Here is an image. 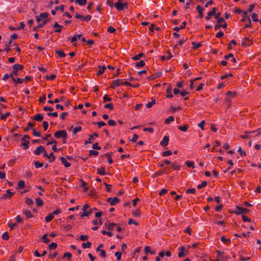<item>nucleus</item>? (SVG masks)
Listing matches in <instances>:
<instances>
[{
  "label": "nucleus",
  "mask_w": 261,
  "mask_h": 261,
  "mask_svg": "<svg viewBox=\"0 0 261 261\" xmlns=\"http://www.w3.org/2000/svg\"><path fill=\"white\" fill-rule=\"evenodd\" d=\"M107 31L110 33H113L116 31V29L112 26H109L108 27Z\"/></svg>",
  "instance_id": "nucleus-59"
},
{
  "label": "nucleus",
  "mask_w": 261,
  "mask_h": 261,
  "mask_svg": "<svg viewBox=\"0 0 261 261\" xmlns=\"http://www.w3.org/2000/svg\"><path fill=\"white\" fill-rule=\"evenodd\" d=\"M57 76L55 74L46 75V79L47 80H54L56 78Z\"/></svg>",
  "instance_id": "nucleus-47"
},
{
  "label": "nucleus",
  "mask_w": 261,
  "mask_h": 261,
  "mask_svg": "<svg viewBox=\"0 0 261 261\" xmlns=\"http://www.w3.org/2000/svg\"><path fill=\"white\" fill-rule=\"evenodd\" d=\"M107 201L109 202L111 205H114L119 202V199L117 197L108 198Z\"/></svg>",
  "instance_id": "nucleus-10"
},
{
  "label": "nucleus",
  "mask_w": 261,
  "mask_h": 261,
  "mask_svg": "<svg viewBox=\"0 0 261 261\" xmlns=\"http://www.w3.org/2000/svg\"><path fill=\"white\" fill-rule=\"evenodd\" d=\"M207 184V183L206 181H203L201 182V184L198 185L197 186V189H200L202 188V187H204L206 186Z\"/></svg>",
  "instance_id": "nucleus-56"
},
{
  "label": "nucleus",
  "mask_w": 261,
  "mask_h": 261,
  "mask_svg": "<svg viewBox=\"0 0 261 261\" xmlns=\"http://www.w3.org/2000/svg\"><path fill=\"white\" fill-rule=\"evenodd\" d=\"M251 133H256L255 136H259L261 134L260 128H259V129H258L255 131H253V132L245 131V134L243 135H241V137L244 139L250 138L251 137V136L248 135V134H251Z\"/></svg>",
  "instance_id": "nucleus-4"
},
{
  "label": "nucleus",
  "mask_w": 261,
  "mask_h": 261,
  "mask_svg": "<svg viewBox=\"0 0 261 261\" xmlns=\"http://www.w3.org/2000/svg\"><path fill=\"white\" fill-rule=\"evenodd\" d=\"M10 115V113L9 112H7L5 114H3L1 116V119L2 120H5Z\"/></svg>",
  "instance_id": "nucleus-52"
},
{
  "label": "nucleus",
  "mask_w": 261,
  "mask_h": 261,
  "mask_svg": "<svg viewBox=\"0 0 261 261\" xmlns=\"http://www.w3.org/2000/svg\"><path fill=\"white\" fill-rule=\"evenodd\" d=\"M196 9L199 13V17L202 18L203 17V14L202 12L203 10V8L201 6L198 5L196 7Z\"/></svg>",
  "instance_id": "nucleus-20"
},
{
  "label": "nucleus",
  "mask_w": 261,
  "mask_h": 261,
  "mask_svg": "<svg viewBox=\"0 0 261 261\" xmlns=\"http://www.w3.org/2000/svg\"><path fill=\"white\" fill-rule=\"evenodd\" d=\"M42 240L44 243H47L50 242V239L47 238L46 234H44L42 237Z\"/></svg>",
  "instance_id": "nucleus-60"
},
{
  "label": "nucleus",
  "mask_w": 261,
  "mask_h": 261,
  "mask_svg": "<svg viewBox=\"0 0 261 261\" xmlns=\"http://www.w3.org/2000/svg\"><path fill=\"white\" fill-rule=\"evenodd\" d=\"M169 141V137L168 136H165L163 140L160 142V145L163 147H166L168 145Z\"/></svg>",
  "instance_id": "nucleus-12"
},
{
  "label": "nucleus",
  "mask_w": 261,
  "mask_h": 261,
  "mask_svg": "<svg viewBox=\"0 0 261 261\" xmlns=\"http://www.w3.org/2000/svg\"><path fill=\"white\" fill-rule=\"evenodd\" d=\"M123 81L122 79H116L113 81L112 84L110 86V88L114 89L116 87L123 85Z\"/></svg>",
  "instance_id": "nucleus-8"
},
{
  "label": "nucleus",
  "mask_w": 261,
  "mask_h": 261,
  "mask_svg": "<svg viewBox=\"0 0 261 261\" xmlns=\"http://www.w3.org/2000/svg\"><path fill=\"white\" fill-rule=\"evenodd\" d=\"M98 154V152L95 150H90L89 151V155L92 156V155H95L96 156Z\"/></svg>",
  "instance_id": "nucleus-51"
},
{
  "label": "nucleus",
  "mask_w": 261,
  "mask_h": 261,
  "mask_svg": "<svg viewBox=\"0 0 261 261\" xmlns=\"http://www.w3.org/2000/svg\"><path fill=\"white\" fill-rule=\"evenodd\" d=\"M172 87L169 86L166 89V92L167 93L166 97L169 98H171L173 97V94L171 93Z\"/></svg>",
  "instance_id": "nucleus-17"
},
{
  "label": "nucleus",
  "mask_w": 261,
  "mask_h": 261,
  "mask_svg": "<svg viewBox=\"0 0 261 261\" xmlns=\"http://www.w3.org/2000/svg\"><path fill=\"white\" fill-rule=\"evenodd\" d=\"M22 213L24 214L27 219L33 217V215L32 214L31 211L29 210L23 209L22 210Z\"/></svg>",
  "instance_id": "nucleus-14"
},
{
  "label": "nucleus",
  "mask_w": 261,
  "mask_h": 261,
  "mask_svg": "<svg viewBox=\"0 0 261 261\" xmlns=\"http://www.w3.org/2000/svg\"><path fill=\"white\" fill-rule=\"evenodd\" d=\"M99 70L98 72L96 73L97 75H101L103 73H104L105 70L106 69V67L105 66H98Z\"/></svg>",
  "instance_id": "nucleus-25"
},
{
  "label": "nucleus",
  "mask_w": 261,
  "mask_h": 261,
  "mask_svg": "<svg viewBox=\"0 0 261 261\" xmlns=\"http://www.w3.org/2000/svg\"><path fill=\"white\" fill-rule=\"evenodd\" d=\"M91 243L90 242H87L86 243H83L82 246L83 248H89L91 246Z\"/></svg>",
  "instance_id": "nucleus-40"
},
{
  "label": "nucleus",
  "mask_w": 261,
  "mask_h": 261,
  "mask_svg": "<svg viewBox=\"0 0 261 261\" xmlns=\"http://www.w3.org/2000/svg\"><path fill=\"white\" fill-rule=\"evenodd\" d=\"M226 95L229 96H231V97H234L237 95L236 92H231L230 91H228L226 93Z\"/></svg>",
  "instance_id": "nucleus-53"
},
{
  "label": "nucleus",
  "mask_w": 261,
  "mask_h": 261,
  "mask_svg": "<svg viewBox=\"0 0 261 261\" xmlns=\"http://www.w3.org/2000/svg\"><path fill=\"white\" fill-rule=\"evenodd\" d=\"M97 173L101 175H105L107 174V172L105 171V167H101L97 169Z\"/></svg>",
  "instance_id": "nucleus-21"
},
{
  "label": "nucleus",
  "mask_w": 261,
  "mask_h": 261,
  "mask_svg": "<svg viewBox=\"0 0 261 261\" xmlns=\"http://www.w3.org/2000/svg\"><path fill=\"white\" fill-rule=\"evenodd\" d=\"M48 14L47 12L42 13L39 15L36 16V20L38 22L41 21L42 22L38 25V26L34 27V30H36L38 28H41L44 27L49 21V19L47 18Z\"/></svg>",
  "instance_id": "nucleus-1"
},
{
  "label": "nucleus",
  "mask_w": 261,
  "mask_h": 261,
  "mask_svg": "<svg viewBox=\"0 0 261 261\" xmlns=\"http://www.w3.org/2000/svg\"><path fill=\"white\" fill-rule=\"evenodd\" d=\"M172 168L173 170H179L180 169L181 166L177 164L176 162H173L172 164Z\"/></svg>",
  "instance_id": "nucleus-27"
},
{
  "label": "nucleus",
  "mask_w": 261,
  "mask_h": 261,
  "mask_svg": "<svg viewBox=\"0 0 261 261\" xmlns=\"http://www.w3.org/2000/svg\"><path fill=\"white\" fill-rule=\"evenodd\" d=\"M185 248L183 246H181L180 247V251L178 253V256L180 258L182 257L184 255V252H185Z\"/></svg>",
  "instance_id": "nucleus-41"
},
{
  "label": "nucleus",
  "mask_w": 261,
  "mask_h": 261,
  "mask_svg": "<svg viewBox=\"0 0 261 261\" xmlns=\"http://www.w3.org/2000/svg\"><path fill=\"white\" fill-rule=\"evenodd\" d=\"M56 53L60 58H64L66 56L65 53L62 50H57Z\"/></svg>",
  "instance_id": "nucleus-36"
},
{
  "label": "nucleus",
  "mask_w": 261,
  "mask_h": 261,
  "mask_svg": "<svg viewBox=\"0 0 261 261\" xmlns=\"http://www.w3.org/2000/svg\"><path fill=\"white\" fill-rule=\"evenodd\" d=\"M189 128L188 124H185L184 125H180L178 127V128L182 132H187Z\"/></svg>",
  "instance_id": "nucleus-29"
},
{
  "label": "nucleus",
  "mask_w": 261,
  "mask_h": 261,
  "mask_svg": "<svg viewBox=\"0 0 261 261\" xmlns=\"http://www.w3.org/2000/svg\"><path fill=\"white\" fill-rule=\"evenodd\" d=\"M253 43V40L250 38H245L242 41V45L243 47H247L250 46Z\"/></svg>",
  "instance_id": "nucleus-9"
},
{
  "label": "nucleus",
  "mask_w": 261,
  "mask_h": 261,
  "mask_svg": "<svg viewBox=\"0 0 261 261\" xmlns=\"http://www.w3.org/2000/svg\"><path fill=\"white\" fill-rule=\"evenodd\" d=\"M247 21L248 22L244 25V29L252 27V23L250 18H247Z\"/></svg>",
  "instance_id": "nucleus-49"
},
{
  "label": "nucleus",
  "mask_w": 261,
  "mask_h": 261,
  "mask_svg": "<svg viewBox=\"0 0 261 261\" xmlns=\"http://www.w3.org/2000/svg\"><path fill=\"white\" fill-rule=\"evenodd\" d=\"M116 225H117L116 224H115L114 223H111L108 225L107 229L111 231L113 229L114 227Z\"/></svg>",
  "instance_id": "nucleus-54"
},
{
  "label": "nucleus",
  "mask_w": 261,
  "mask_h": 261,
  "mask_svg": "<svg viewBox=\"0 0 261 261\" xmlns=\"http://www.w3.org/2000/svg\"><path fill=\"white\" fill-rule=\"evenodd\" d=\"M185 164L188 167H191L192 168H195L194 163L193 162L187 161L186 162Z\"/></svg>",
  "instance_id": "nucleus-42"
},
{
  "label": "nucleus",
  "mask_w": 261,
  "mask_h": 261,
  "mask_svg": "<svg viewBox=\"0 0 261 261\" xmlns=\"http://www.w3.org/2000/svg\"><path fill=\"white\" fill-rule=\"evenodd\" d=\"M144 55L143 53H140L132 58V59L134 61L139 60L141 57H143Z\"/></svg>",
  "instance_id": "nucleus-39"
},
{
  "label": "nucleus",
  "mask_w": 261,
  "mask_h": 261,
  "mask_svg": "<svg viewBox=\"0 0 261 261\" xmlns=\"http://www.w3.org/2000/svg\"><path fill=\"white\" fill-rule=\"evenodd\" d=\"M94 139L93 136L89 135V137L87 140L85 142V145H86L88 144H91L92 142V140Z\"/></svg>",
  "instance_id": "nucleus-43"
},
{
  "label": "nucleus",
  "mask_w": 261,
  "mask_h": 261,
  "mask_svg": "<svg viewBox=\"0 0 261 261\" xmlns=\"http://www.w3.org/2000/svg\"><path fill=\"white\" fill-rule=\"evenodd\" d=\"M76 3H78L80 6H84L87 3V0H76Z\"/></svg>",
  "instance_id": "nucleus-48"
},
{
  "label": "nucleus",
  "mask_w": 261,
  "mask_h": 261,
  "mask_svg": "<svg viewBox=\"0 0 261 261\" xmlns=\"http://www.w3.org/2000/svg\"><path fill=\"white\" fill-rule=\"evenodd\" d=\"M12 81L14 83L16 84H21L24 81V79L20 77H17V79L13 77Z\"/></svg>",
  "instance_id": "nucleus-30"
},
{
  "label": "nucleus",
  "mask_w": 261,
  "mask_h": 261,
  "mask_svg": "<svg viewBox=\"0 0 261 261\" xmlns=\"http://www.w3.org/2000/svg\"><path fill=\"white\" fill-rule=\"evenodd\" d=\"M155 103V99H152L151 101L148 102L146 104V107L148 108H151Z\"/></svg>",
  "instance_id": "nucleus-46"
},
{
  "label": "nucleus",
  "mask_w": 261,
  "mask_h": 261,
  "mask_svg": "<svg viewBox=\"0 0 261 261\" xmlns=\"http://www.w3.org/2000/svg\"><path fill=\"white\" fill-rule=\"evenodd\" d=\"M34 165L35 166V167L36 168H39L40 167H41L43 166V163H40L39 162V161H35L34 162Z\"/></svg>",
  "instance_id": "nucleus-50"
},
{
  "label": "nucleus",
  "mask_w": 261,
  "mask_h": 261,
  "mask_svg": "<svg viewBox=\"0 0 261 261\" xmlns=\"http://www.w3.org/2000/svg\"><path fill=\"white\" fill-rule=\"evenodd\" d=\"M9 238V236L7 232H5L2 235V239L4 240H8Z\"/></svg>",
  "instance_id": "nucleus-64"
},
{
  "label": "nucleus",
  "mask_w": 261,
  "mask_h": 261,
  "mask_svg": "<svg viewBox=\"0 0 261 261\" xmlns=\"http://www.w3.org/2000/svg\"><path fill=\"white\" fill-rule=\"evenodd\" d=\"M144 132H148L150 133H153L154 132V129L152 127H144L143 128Z\"/></svg>",
  "instance_id": "nucleus-62"
},
{
  "label": "nucleus",
  "mask_w": 261,
  "mask_h": 261,
  "mask_svg": "<svg viewBox=\"0 0 261 261\" xmlns=\"http://www.w3.org/2000/svg\"><path fill=\"white\" fill-rule=\"evenodd\" d=\"M14 195V193L10 192V190H7L6 191V194H4L2 197L1 199H6L7 197H9L10 198L12 196Z\"/></svg>",
  "instance_id": "nucleus-22"
},
{
  "label": "nucleus",
  "mask_w": 261,
  "mask_h": 261,
  "mask_svg": "<svg viewBox=\"0 0 261 261\" xmlns=\"http://www.w3.org/2000/svg\"><path fill=\"white\" fill-rule=\"evenodd\" d=\"M229 58H231V62L232 63H236L237 60L234 57L232 53H230L228 55H226L224 56V59L225 60H229Z\"/></svg>",
  "instance_id": "nucleus-15"
},
{
  "label": "nucleus",
  "mask_w": 261,
  "mask_h": 261,
  "mask_svg": "<svg viewBox=\"0 0 261 261\" xmlns=\"http://www.w3.org/2000/svg\"><path fill=\"white\" fill-rule=\"evenodd\" d=\"M23 68V66L20 64H16L14 65L13 66V71L10 73V74H12V78L14 77V75H17L18 74V71L22 70Z\"/></svg>",
  "instance_id": "nucleus-6"
},
{
  "label": "nucleus",
  "mask_w": 261,
  "mask_h": 261,
  "mask_svg": "<svg viewBox=\"0 0 261 261\" xmlns=\"http://www.w3.org/2000/svg\"><path fill=\"white\" fill-rule=\"evenodd\" d=\"M145 63L143 60H141L138 62L136 63V66L138 68L144 67Z\"/></svg>",
  "instance_id": "nucleus-34"
},
{
  "label": "nucleus",
  "mask_w": 261,
  "mask_h": 261,
  "mask_svg": "<svg viewBox=\"0 0 261 261\" xmlns=\"http://www.w3.org/2000/svg\"><path fill=\"white\" fill-rule=\"evenodd\" d=\"M172 152L170 150H167L163 152L162 156H167L172 154Z\"/></svg>",
  "instance_id": "nucleus-61"
},
{
  "label": "nucleus",
  "mask_w": 261,
  "mask_h": 261,
  "mask_svg": "<svg viewBox=\"0 0 261 261\" xmlns=\"http://www.w3.org/2000/svg\"><path fill=\"white\" fill-rule=\"evenodd\" d=\"M217 10L216 7H214L212 11L207 13V16L205 17L206 20H210L211 18V16H214L216 14V12Z\"/></svg>",
  "instance_id": "nucleus-11"
},
{
  "label": "nucleus",
  "mask_w": 261,
  "mask_h": 261,
  "mask_svg": "<svg viewBox=\"0 0 261 261\" xmlns=\"http://www.w3.org/2000/svg\"><path fill=\"white\" fill-rule=\"evenodd\" d=\"M174 121V117L172 116H169L168 118L166 119L165 120V123L166 124H169L170 122Z\"/></svg>",
  "instance_id": "nucleus-37"
},
{
  "label": "nucleus",
  "mask_w": 261,
  "mask_h": 261,
  "mask_svg": "<svg viewBox=\"0 0 261 261\" xmlns=\"http://www.w3.org/2000/svg\"><path fill=\"white\" fill-rule=\"evenodd\" d=\"M57 247V243L55 242H52L48 245V248L50 250H53L56 249Z\"/></svg>",
  "instance_id": "nucleus-44"
},
{
  "label": "nucleus",
  "mask_w": 261,
  "mask_h": 261,
  "mask_svg": "<svg viewBox=\"0 0 261 261\" xmlns=\"http://www.w3.org/2000/svg\"><path fill=\"white\" fill-rule=\"evenodd\" d=\"M248 212L249 210L246 208L240 207L239 206H237L234 213L237 215H240L244 213H246Z\"/></svg>",
  "instance_id": "nucleus-7"
},
{
  "label": "nucleus",
  "mask_w": 261,
  "mask_h": 261,
  "mask_svg": "<svg viewBox=\"0 0 261 261\" xmlns=\"http://www.w3.org/2000/svg\"><path fill=\"white\" fill-rule=\"evenodd\" d=\"M192 44L193 45V48L194 49H197L199 47H201L202 44L200 42L196 43L195 42H192Z\"/></svg>",
  "instance_id": "nucleus-35"
},
{
  "label": "nucleus",
  "mask_w": 261,
  "mask_h": 261,
  "mask_svg": "<svg viewBox=\"0 0 261 261\" xmlns=\"http://www.w3.org/2000/svg\"><path fill=\"white\" fill-rule=\"evenodd\" d=\"M36 188H37V189H38L39 190V192H38V194L39 195H43L42 192H44V189L41 186H36Z\"/></svg>",
  "instance_id": "nucleus-57"
},
{
  "label": "nucleus",
  "mask_w": 261,
  "mask_h": 261,
  "mask_svg": "<svg viewBox=\"0 0 261 261\" xmlns=\"http://www.w3.org/2000/svg\"><path fill=\"white\" fill-rule=\"evenodd\" d=\"M220 240L223 243L226 244H229L231 242L230 239H226L224 236L221 237Z\"/></svg>",
  "instance_id": "nucleus-33"
},
{
  "label": "nucleus",
  "mask_w": 261,
  "mask_h": 261,
  "mask_svg": "<svg viewBox=\"0 0 261 261\" xmlns=\"http://www.w3.org/2000/svg\"><path fill=\"white\" fill-rule=\"evenodd\" d=\"M165 255L167 256V257H170L171 255V252L169 251L165 252L164 250H163L160 252L159 253V256L160 257H163Z\"/></svg>",
  "instance_id": "nucleus-16"
},
{
  "label": "nucleus",
  "mask_w": 261,
  "mask_h": 261,
  "mask_svg": "<svg viewBox=\"0 0 261 261\" xmlns=\"http://www.w3.org/2000/svg\"><path fill=\"white\" fill-rule=\"evenodd\" d=\"M167 173L165 169L164 170H160L158 171L155 172L152 175L153 177H158L162 176L163 174Z\"/></svg>",
  "instance_id": "nucleus-18"
},
{
  "label": "nucleus",
  "mask_w": 261,
  "mask_h": 261,
  "mask_svg": "<svg viewBox=\"0 0 261 261\" xmlns=\"http://www.w3.org/2000/svg\"><path fill=\"white\" fill-rule=\"evenodd\" d=\"M54 218V216L53 214L52 213H50L45 217V220L46 222L48 223L51 221L53 220Z\"/></svg>",
  "instance_id": "nucleus-28"
},
{
  "label": "nucleus",
  "mask_w": 261,
  "mask_h": 261,
  "mask_svg": "<svg viewBox=\"0 0 261 261\" xmlns=\"http://www.w3.org/2000/svg\"><path fill=\"white\" fill-rule=\"evenodd\" d=\"M47 158L50 160V162L54 161L56 159L53 152H51L49 155L48 154Z\"/></svg>",
  "instance_id": "nucleus-45"
},
{
  "label": "nucleus",
  "mask_w": 261,
  "mask_h": 261,
  "mask_svg": "<svg viewBox=\"0 0 261 261\" xmlns=\"http://www.w3.org/2000/svg\"><path fill=\"white\" fill-rule=\"evenodd\" d=\"M251 18L253 19V21L254 22H258L259 20L257 19V14L256 13H253L251 15Z\"/></svg>",
  "instance_id": "nucleus-58"
},
{
  "label": "nucleus",
  "mask_w": 261,
  "mask_h": 261,
  "mask_svg": "<svg viewBox=\"0 0 261 261\" xmlns=\"http://www.w3.org/2000/svg\"><path fill=\"white\" fill-rule=\"evenodd\" d=\"M105 156L107 158V159L108 160V163L109 164H111L113 163V161L112 159V155L111 153H106L105 154Z\"/></svg>",
  "instance_id": "nucleus-31"
},
{
  "label": "nucleus",
  "mask_w": 261,
  "mask_h": 261,
  "mask_svg": "<svg viewBox=\"0 0 261 261\" xmlns=\"http://www.w3.org/2000/svg\"><path fill=\"white\" fill-rule=\"evenodd\" d=\"M53 28L55 29L54 32L61 33L63 29V26L59 25L57 22H55Z\"/></svg>",
  "instance_id": "nucleus-13"
},
{
  "label": "nucleus",
  "mask_w": 261,
  "mask_h": 261,
  "mask_svg": "<svg viewBox=\"0 0 261 261\" xmlns=\"http://www.w3.org/2000/svg\"><path fill=\"white\" fill-rule=\"evenodd\" d=\"M43 116L42 114H37L34 116V120L37 121H41L42 120Z\"/></svg>",
  "instance_id": "nucleus-26"
},
{
  "label": "nucleus",
  "mask_w": 261,
  "mask_h": 261,
  "mask_svg": "<svg viewBox=\"0 0 261 261\" xmlns=\"http://www.w3.org/2000/svg\"><path fill=\"white\" fill-rule=\"evenodd\" d=\"M30 137L27 135H24L21 138V146L23 147V149H28L29 147V144L30 143Z\"/></svg>",
  "instance_id": "nucleus-2"
},
{
  "label": "nucleus",
  "mask_w": 261,
  "mask_h": 261,
  "mask_svg": "<svg viewBox=\"0 0 261 261\" xmlns=\"http://www.w3.org/2000/svg\"><path fill=\"white\" fill-rule=\"evenodd\" d=\"M12 43V42L11 40H9L8 43L6 44V47L4 49V50L6 51L7 53H9L10 50V46H11V44Z\"/></svg>",
  "instance_id": "nucleus-32"
},
{
  "label": "nucleus",
  "mask_w": 261,
  "mask_h": 261,
  "mask_svg": "<svg viewBox=\"0 0 261 261\" xmlns=\"http://www.w3.org/2000/svg\"><path fill=\"white\" fill-rule=\"evenodd\" d=\"M60 161L65 167H69L71 166V164L64 157H61Z\"/></svg>",
  "instance_id": "nucleus-19"
},
{
  "label": "nucleus",
  "mask_w": 261,
  "mask_h": 261,
  "mask_svg": "<svg viewBox=\"0 0 261 261\" xmlns=\"http://www.w3.org/2000/svg\"><path fill=\"white\" fill-rule=\"evenodd\" d=\"M43 150H44V147L42 146H39L35 149L34 152L37 155H39L41 152H42Z\"/></svg>",
  "instance_id": "nucleus-24"
},
{
  "label": "nucleus",
  "mask_w": 261,
  "mask_h": 261,
  "mask_svg": "<svg viewBox=\"0 0 261 261\" xmlns=\"http://www.w3.org/2000/svg\"><path fill=\"white\" fill-rule=\"evenodd\" d=\"M101 233L105 235H107L110 237H112L113 235L112 233L110 230L109 231H107L105 230H102L101 231Z\"/></svg>",
  "instance_id": "nucleus-55"
},
{
  "label": "nucleus",
  "mask_w": 261,
  "mask_h": 261,
  "mask_svg": "<svg viewBox=\"0 0 261 261\" xmlns=\"http://www.w3.org/2000/svg\"><path fill=\"white\" fill-rule=\"evenodd\" d=\"M105 108L109 109L112 110L114 108L113 105L111 103H107L105 105Z\"/></svg>",
  "instance_id": "nucleus-63"
},
{
  "label": "nucleus",
  "mask_w": 261,
  "mask_h": 261,
  "mask_svg": "<svg viewBox=\"0 0 261 261\" xmlns=\"http://www.w3.org/2000/svg\"><path fill=\"white\" fill-rule=\"evenodd\" d=\"M35 204L37 207H40L43 205L44 202L40 198H35Z\"/></svg>",
  "instance_id": "nucleus-23"
},
{
  "label": "nucleus",
  "mask_w": 261,
  "mask_h": 261,
  "mask_svg": "<svg viewBox=\"0 0 261 261\" xmlns=\"http://www.w3.org/2000/svg\"><path fill=\"white\" fill-rule=\"evenodd\" d=\"M91 213H92L91 210H89L87 211H84V212L81 215V218H83L85 216L88 217L89 215H91Z\"/></svg>",
  "instance_id": "nucleus-38"
},
{
  "label": "nucleus",
  "mask_w": 261,
  "mask_h": 261,
  "mask_svg": "<svg viewBox=\"0 0 261 261\" xmlns=\"http://www.w3.org/2000/svg\"><path fill=\"white\" fill-rule=\"evenodd\" d=\"M54 136L57 139L62 138L66 140L67 138L68 134L65 130H61L56 132L54 134Z\"/></svg>",
  "instance_id": "nucleus-3"
},
{
  "label": "nucleus",
  "mask_w": 261,
  "mask_h": 261,
  "mask_svg": "<svg viewBox=\"0 0 261 261\" xmlns=\"http://www.w3.org/2000/svg\"><path fill=\"white\" fill-rule=\"evenodd\" d=\"M114 7L117 10L121 11L124 9L128 8V4L127 3H122V2H116L114 4Z\"/></svg>",
  "instance_id": "nucleus-5"
}]
</instances>
